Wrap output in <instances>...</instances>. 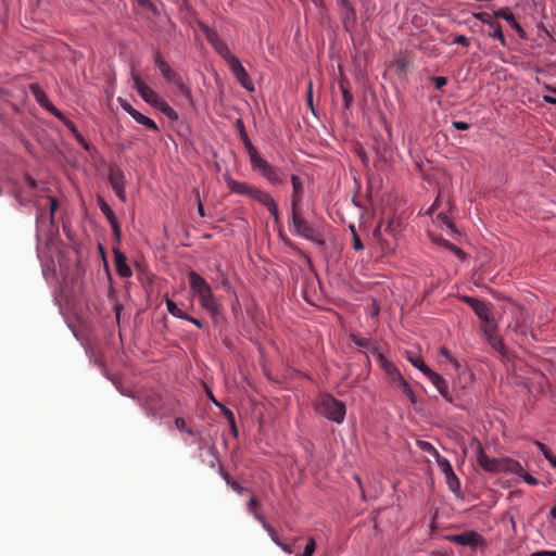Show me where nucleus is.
Wrapping results in <instances>:
<instances>
[{
  "label": "nucleus",
  "mask_w": 556,
  "mask_h": 556,
  "mask_svg": "<svg viewBox=\"0 0 556 556\" xmlns=\"http://www.w3.org/2000/svg\"><path fill=\"white\" fill-rule=\"evenodd\" d=\"M225 181L230 193L247 195L257 201L268 210L275 223L279 222V210L277 202L267 191L262 190L254 185L236 180L230 176L225 177Z\"/></svg>",
  "instance_id": "nucleus-1"
},
{
  "label": "nucleus",
  "mask_w": 556,
  "mask_h": 556,
  "mask_svg": "<svg viewBox=\"0 0 556 556\" xmlns=\"http://www.w3.org/2000/svg\"><path fill=\"white\" fill-rule=\"evenodd\" d=\"M476 445V462L484 470L490 473L501 472H520L522 465L510 457L491 458L489 457L480 441H475Z\"/></svg>",
  "instance_id": "nucleus-2"
},
{
  "label": "nucleus",
  "mask_w": 556,
  "mask_h": 556,
  "mask_svg": "<svg viewBox=\"0 0 556 556\" xmlns=\"http://www.w3.org/2000/svg\"><path fill=\"white\" fill-rule=\"evenodd\" d=\"M188 277L190 289L198 298L201 306L213 316L217 315L219 313V304L217 303L208 282L194 270H190L188 273Z\"/></svg>",
  "instance_id": "nucleus-3"
},
{
  "label": "nucleus",
  "mask_w": 556,
  "mask_h": 556,
  "mask_svg": "<svg viewBox=\"0 0 556 556\" xmlns=\"http://www.w3.org/2000/svg\"><path fill=\"white\" fill-rule=\"evenodd\" d=\"M291 225L295 236L304 238L314 244L325 245L323 232L303 216L300 207L291 208Z\"/></svg>",
  "instance_id": "nucleus-4"
},
{
  "label": "nucleus",
  "mask_w": 556,
  "mask_h": 556,
  "mask_svg": "<svg viewBox=\"0 0 556 556\" xmlns=\"http://www.w3.org/2000/svg\"><path fill=\"white\" fill-rule=\"evenodd\" d=\"M251 167L255 172H260L261 175L271 185V186H281L287 181V170L281 167H277L265 159H263L260 154L253 157L251 161Z\"/></svg>",
  "instance_id": "nucleus-5"
},
{
  "label": "nucleus",
  "mask_w": 556,
  "mask_h": 556,
  "mask_svg": "<svg viewBox=\"0 0 556 556\" xmlns=\"http://www.w3.org/2000/svg\"><path fill=\"white\" fill-rule=\"evenodd\" d=\"M139 406L143 409L147 417L155 419L163 417L164 402L161 392L154 389L143 390L136 397Z\"/></svg>",
  "instance_id": "nucleus-6"
},
{
  "label": "nucleus",
  "mask_w": 556,
  "mask_h": 556,
  "mask_svg": "<svg viewBox=\"0 0 556 556\" xmlns=\"http://www.w3.org/2000/svg\"><path fill=\"white\" fill-rule=\"evenodd\" d=\"M199 26L204 33L207 41L214 47L218 54L227 61L230 70H244L240 61L230 53L227 45L222 40V38L214 29L203 23H199Z\"/></svg>",
  "instance_id": "nucleus-7"
},
{
  "label": "nucleus",
  "mask_w": 556,
  "mask_h": 556,
  "mask_svg": "<svg viewBox=\"0 0 556 556\" xmlns=\"http://www.w3.org/2000/svg\"><path fill=\"white\" fill-rule=\"evenodd\" d=\"M318 410L326 419L336 424H342L345 418L346 406L342 401L327 394L323 397Z\"/></svg>",
  "instance_id": "nucleus-8"
},
{
  "label": "nucleus",
  "mask_w": 556,
  "mask_h": 556,
  "mask_svg": "<svg viewBox=\"0 0 556 556\" xmlns=\"http://www.w3.org/2000/svg\"><path fill=\"white\" fill-rule=\"evenodd\" d=\"M162 74L165 80L169 84L173 93L184 97L190 104L193 102L191 84L185 73L162 72Z\"/></svg>",
  "instance_id": "nucleus-9"
},
{
  "label": "nucleus",
  "mask_w": 556,
  "mask_h": 556,
  "mask_svg": "<svg viewBox=\"0 0 556 556\" xmlns=\"http://www.w3.org/2000/svg\"><path fill=\"white\" fill-rule=\"evenodd\" d=\"M445 539L448 542L460 546H469L472 551H476L480 546H485L484 536L475 530H468L458 534H450L446 535Z\"/></svg>",
  "instance_id": "nucleus-10"
},
{
  "label": "nucleus",
  "mask_w": 556,
  "mask_h": 556,
  "mask_svg": "<svg viewBox=\"0 0 556 556\" xmlns=\"http://www.w3.org/2000/svg\"><path fill=\"white\" fill-rule=\"evenodd\" d=\"M437 466L441 470V472L444 475L445 482H446L450 491L453 492L457 498H463L464 495L462 492L460 480L454 472L451 462L446 457L443 456L442 458L438 459Z\"/></svg>",
  "instance_id": "nucleus-11"
},
{
  "label": "nucleus",
  "mask_w": 556,
  "mask_h": 556,
  "mask_svg": "<svg viewBox=\"0 0 556 556\" xmlns=\"http://www.w3.org/2000/svg\"><path fill=\"white\" fill-rule=\"evenodd\" d=\"M131 87L138 92L144 102L153 105L160 98L156 92L140 77L139 73L131 72Z\"/></svg>",
  "instance_id": "nucleus-12"
},
{
  "label": "nucleus",
  "mask_w": 556,
  "mask_h": 556,
  "mask_svg": "<svg viewBox=\"0 0 556 556\" xmlns=\"http://www.w3.org/2000/svg\"><path fill=\"white\" fill-rule=\"evenodd\" d=\"M117 103L119 106L128 113L138 124L143 125L148 129L157 132L160 130L157 124L150 117L146 116L135 108L125 99L117 98Z\"/></svg>",
  "instance_id": "nucleus-13"
},
{
  "label": "nucleus",
  "mask_w": 556,
  "mask_h": 556,
  "mask_svg": "<svg viewBox=\"0 0 556 556\" xmlns=\"http://www.w3.org/2000/svg\"><path fill=\"white\" fill-rule=\"evenodd\" d=\"M29 90H30L31 94L34 96L36 102L42 109H45L46 111L51 113L56 118L63 117V113L51 103L47 93L45 92V90L41 88V86L39 84H37V83L30 84Z\"/></svg>",
  "instance_id": "nucleus-14"
},
{
  "label": "nucleus",
  "mask_w": 556,
  "mask_h": 556,
  "mask_svg": "<svg viewBox=\"0 0 556 556\" xmlns=\"http://www.w3.org/2000/svg\"><path fill=\"white\" fill-rule=\"evenodd\" d=\"M108 180L115 192L116 197L122 201L126 202V191H125V175L123 170L118 167H112L109 170Z\"/></svg>",
  "instance_id": "nucleus-15"
},
{
  "label": "nucleus",
  "mask_w": 556,
  "mask_h": 556,
  "mask_svg": "<svg viewBox=\"0 0 556 556\" xmlns=\"http://www.w3.org/2000/svg\"><path fill=\"white\" fill-rule=\"evenodd\" d=\"M481 330L483 331L485 336V340L497 352L504 354L505 353V346L503 343L502 338L497 334V326L494 320H491L489 323H485Z\"/></svg>",
  "instance_id": "nucleus-16"
},
{
  "label": "nucleus",
  "mask_w": 556,
  "mask_h": 556,
  "mask_svg": "<svg viewBox=\"0 0 556 556\" xmlns=\"http://www.w3.org/2000/svg\"><path fill=\"white\" fill-rule=\"evenodd\" d=\"M97 203H98L100 211L103 213V215L106 217L108 222L110 223L115 240L117 242H121L122 228H121V225L118 223V219H117L114 211L111 208V206L108 204V202L101 197L98 198Z\"/></svg>",
  "instance_id": "nucleus-17"
},
{
  "label": "nucleus",
  "mask_w": 556,
  "mask_h": 556,
  "mask_svg": "<svg viewBox=\"0 0 556 556\" xmlns=\"http://www.w3.org/2000/svg\"><path fill=\"white\" fill-rule=\"evenodd\" d=\"M463 301L471 307L481 320L484 323L491 321V309L484 301L468 295H464Z\"/></svg>",
  "instance_id": "nucleus-18"
},
{
  "label": "nucleus",
  "mask_w": 556,
  "mask_h": 556,
  "mask_svg": "<svg viewBox=\"0 0 556 556\" xmlns=\"http://www.w3.org/2000/svg\"><path fill=\"white\" fill-rule=\"evenodd\" d=\"M235 128L236 130L238 131V135L245 148V150L248 151V154H249V157H250V161L255 157L258 153V151L256 150V148L253 146L248 132H247V129H245V126H244V123H243V119L242 118H237L236 122H235Z\"/></svg>",
  "instance_id": "nucleus-19"
},
{
  "label": "nucleus",
  "mask_w": 556,
  "mask_h": 556,
  "mask_svg": "<svg viewBox=\"0 0 556 556\" xmlns=\"http://www.w3.org/2000/svg\"><path fill=\"white\" fill-rule=\"evenodd\" d=\"M113 255L117 275L122 278H130L132 276V270L127 264L125 253L117 248H113Z\"/></svg>",
  "instance_id": "nucleus-20"
},
{
  "label": "nucleus",
  "mask_w": 556,
  "mask_h": 556,
  "mask_svg": "<svg viewBox=\"0 0 556 556\" xmlns=\"http://www.w3.org/2000/svg\"><path fill=\"white\" fill-rule=\"evenodd\" d=\"M428 380L435 387V389L438 390V392L441 394V396L452 403L453 402V397L451 395V393L448 392V384H447V381L443 378V376H441L440 374H438L437 371H431L428 376H427Z\"/></svg>",
  "instance_id": "nucleus-21"
},
{
  "label": "nucleus",
  "mask_w": 556,
  "mask_h": 556,
  "mask_svg": "<svg viewBox=\"0 0 556 556\" xmlns=\"http://www.w3.org/2000/svg\"><path fill=\"white\" fill-rule=\"evenodd\" d=\"M290 180L292 184L291 208L300 207V203L305 192L304 182L302 178L295 174L290 176Z\"/></svg>",
  "instance_id": "nucleus-22"
},
{
  "label": "nucleus",
  "mask_w": 556,
  "mask_h": 556,
  "mask_svg": "<svg viewBox=\"0 0 556 556\" xmlns=\"http://www.w3.org/2000/svg\"><path fill=\"white\" fill-rule=\"evenodd\" d=\"M66 128L67 130L73 135L75 140L78 142V144L85 150L90 151L91 144L86 140V138L79 132L77 126L73 121L67 118L64 114L63 117L58 118Z\"/></svg>",
  "instance_id": "nucleus-23"
},
{
  "label": "nucleus",
  "mask_w": 556,
  "mask_h": 556,
  "mask_svg": "<svg viewBox=\"0 0 556 556\" xmlns=\"http://www.w3.org/2000/svg\"><path fill=\"white\" fill-rule=\"evenodd\" d=\"M350 340L358 348L369 350L374 355H378L380 353V349L378 346L377 341L371 338H363L357 333H350Z\"/></svg>",
  "instance_id": "nucleus-24"
},
{
  "label": "nucleus",
  "mask_w": 556,
  "mask_h": 556,
  "mask_svg": "<svg viewBox=\"0 0 556 556\" xmlns=\"http://www.w3.org/2000/svg\"><path fill=\"white\" fill-rule=\"evenodd\" d=\"M338 83L343 98V106L345 110H350L354 98L350 90V83L346 79L344 72H339Z\"/></svg>",
  "instance_id": "nucleus-25"
},
{
  "label": "nucleus",
  "mask_w": 556,
  "mask_h": 556,
  "mask_svg": "<svg viewBox=\"0 0 556 556\" xmlns=\"http://www.w3.org/2000/svg\"><path fill=\"white\" fill-rule=\"evenodd\" d=\"M377 358L380 363L381 368L394 382L402 377V374L400 372L395 364L389 361L382 352L378 353Z\"/></svg>",
  "instance_id": "nucleus-26"
},
{
  "label": "nucleus",
  "mask_w": 556,
  "mask_h": 556,
  "mask_svg": "<svg viewBox=\"0 0 556 556\" xmlns=\"http://www.w3.org/2000/svg\"><path fill=\"white\" fill-rule=\"evenodd\" d=\"M152 106L162 112L170 121L178 118V113L162 98H159Z\"/></svg>",
  "instance_id": "nucleus-27"
},
{
  "label": "nucleus",
  "mask_w": 556,
  "mask_h": 556,
  "mask_svg": "<svg viewBox=\"0 0 556 556\" xmlns=\"http://www.w3.org/2000/svg\"><path fill=\"white\" fill-rule=\"evenodd\" d=\"M495 17H501L505 20L513 28H515L519 34H521L523 30L520 27V25L516 22L513 13L509 11V9H501L498 11L494 12Z\"/></svg>",
  "instance_id": "nucleus-28"
},
{
  "label": "nucleus",
  "mask_w": 556,
  "mask_h": 556,
  "mask_svg": "<svg viewBox=\"0 0 556 556\" xmlns=\"http://www.w3.org/2000/svg\"><path fill=\"white\" fill-rule=\"evenodd\" d=\"M402 393L407 396L412 404H416L417 399L410 384L403 378V376L395 381Z\"/></svg>",
  "instance_id": "nucleus-29"
},
{
  "label": "nucleus",
  "mask_w": 556,
  "mask_h": 556,
  "mask_svg": "<svg viewBox=\"0 0 556 556\" xmlns=\"http://www.w3.org/2000/svg\"><path fill=\"white\" fill-rule=\"evenodd\" d=\"M236 75L237 81L245 88L248 91H254V83L251 79L249 72H233Z\"/></svg>",
  "instance_id": "nucleus-30"
},
{
  "label": "nucleus",
  "mask_w": 556,
  "mask_h": 556,
  "mask_svg": "<svg viewBox=\"0 0 556 556\" xmlns=\"http://www.w3.org/2000/svg\"><path fill=\"white\" fill-rule=\"evenodd\" d=\"M410 364L419 369L426 377L432 371L420 355L408 356Z\"/></svg>",
  "instance_id": "nucleus-31"
},
{
  "label": "nucleus",
  "mask_w": 556,
  "mask_h": 556,
  "mask_svg": "<svg viewBox=\"0 0 556 556\" xmlns=\"http://www.w3.org/2000/svg\"><path fill=\"white\" fill-rule=\"evenodd\" d=\"M167 312L176 318L185 319L187 318V313L178 307L175 301L166 298L165 300Z\"/></svg>",
  "instance_id": "nucleus-32"
},
{
  "label": "nucleus",
  "mask_w": 556,
  "mask_h": 556,
  "mask_svg": "<svg viewBox=\"0 0 556 556\" xmlns=\"http://www.w3.org/2000/svg\"><path fill=\"white\" fill-rule=\"evenodd\" d=\"M215 270L220 279L222 287L225 290L230 291L232 289V285L230 282L228 274L223 269V266L220 263L215 265Z\"/></svg>",
  "instance_id": "nucleus-33"
},
{
  "label": "nucleus",
  "mask_w": 556,
  "mask_h": 556,
  "mask_svg": "<svg viewBox=\"0 0 556 556\" xmlns=\"http://www.w3.org/2000/svg\"><path fill=\"white\" fill-rule=\"evenodd\" d=\"M256 520L261 522V525L266 530V532L268 533V535L270 536L275 544L280 541L276 530L270 523L266 521L263 515H256Z\"/></svg>",
  "instance_id": "nucleus-34"
},
{
  "label": "nucleus",
  "mask_w": 556,
  "mask_h": 556,
  "mask_svg": "<svg viewBox=\"0 0 556 556\" xmlns=\"http://www.w3.org/2000/svg\"><path fill=\"white\" fill-rule=\"evenodd\" d=\"M417 445L418 447L424 451V452H427L429 454H431L434 459H435V463L438 462V459L442 458L443 456L440 454V452L433 446L432 443L428 442V441H417Z\"/></svg>",
  "instance_id": "nucleus-35"
},
{
  "label": "nucleus",
  "mask_w": 556,
  "mask_h": 556,
  "mask_svg": "<svg viewBox=\"0 0 556 556\" xmlns=\"http://www.w3.org/2000/svg\"><path fill=\"white\" fill-rule=\"evenodd\" d=\"M488 34L493 39H496V40L501 41V43L503 46L505 45V37H504V34H503L502 27H501V25L497 22L491 24V26L489 27Z\"/></svg>",
  "instance_id": "nucleus-36"
},
{
  "label": "nucleus",
  "mask_w": 556,
  "mask_h": 556,
  "mask_svg": "<svg viewBox=\"0 0 556 556\" xmlns=\"http://www.w3.org/2000/svg\"><path fill=\"white\" fill-rule=\"evenodd\" d=\"M437 219L441 224L445 225L453 233L459 235V231L456 228V225L454 224V222L450 218V216L446 213L440 212L437 215Z\"/></svg>",
  "instance_id": "nucleus-37"
},
{
  "label": "nucleus",
  "mask_w": 556,
  "mask_h": 556,
  "mask_svg": "<svg viewBox=\"0 0 556 556\" xmlns=\"http://www.w3.org/2000/svg\"><path fill=\"white\" fill-rule=\"evenodd\" d=\"M533 444L540 450L543 457L551 465L552 462L556 458V456L551 452V450L542 442L535 440Z\"/></svg>",
  "instance_id": "nucleus-38"
},
{
  "label": "nucleus",
  "mask_w": 556,
  "mask_h": 556,
  "mask_svg": "<svg viewBox=\"0 0 556 556\" xmlns=\"http://www.w3.org/2000/svg\"><path fill=\"white\" fill-rule=\"evenodd\" d=\"M533 444L540 450L543 457L551 465L552 462L556 458V456L551 452V450L542 442L535 440Z\"/></svg>",
  "instance_id": "nucleus-39"
},
{
  "label": "nucleus",
  "mask_w": 556,
  "mask_h": 556,
  "mask_svg": "<svg viewBox=\"0 0 556 556\" xmlns=\"http://www.w3.org/2000/svg\"><path fill=\"white\" fill-rule=\"evenodd\" d=\"M134 2L142 10L152 12L153 14H157V8L151 0H134Z\"/></svg>",
  "instance_id": "nucleus-40"
},
{
  "label": "nucleus",
  "mask_w": 556,
  "mask_h": 556,
  "mask_svg": "<svg viewBox=\"0 0 556 556\" xmlns=\"http://www.w3.org/2000/svg\"><path fill=\"white\" fill-rule=\"evenodd\" d=\"M174 422H175V427L179 431L186 432L190 437L194 435V431L191 428L186 427V420L182 417H176Z\"/></svg>",
  "instance_id": "nucleus-41"
},
{
  "label": "nucleus",
  "mask_w": 556,
  "mask_h": 556,
  "mask_svg": "<svg viewBox=\"0 0 556 556\" xmlns=\"http://www.w3.org/2000/svg\"><path fill=\"white\" fill-rule=\"evenodd\" d=\"M350 230L352 232V239H353V242H352V247L354 250H364V244L361 240V237L358 236V233L356 232V229L353 225L350 226Z\"/></svg>",
  "instance_id": "nucleus-42"
},
{
  "label": "nucleus",
  "mask_w": 556,
  "mask_h": 556,
  "mask_svg": "<svg viewBox=\"0 0 556 556\" xmlns=\"http://www.w3.org/2000/svg\"><path fill=\"white\" fill-rule=\"evenodd\" d=\"M513 473L521 477L523 479V481L526 483H528L529 485H538L539 484V480L535 477H533L532 475L528 473L523 467H522V471L513 472Z\"/></svg>",
  "instance_id": "nucleus-43"
},
{
  "label": "nucleus",
  "mask_w": 556,
  "mask_h": 556,
  "mask_svg": "<svg viewBox=\"0 0 556 556\" xmlns=\"http://www.w3.org/2000/svg\"><path fill=\"white\" fill-rule=\"evenodd\" d=\"M316 549V542L314 538H308L307 543L304 547L302 556H313Z\"/></svg>",
  "instance_id": "nucleus-44"
},
{
  "label": "nucleus",
  "mask_w": 556,
  "mask_h": 556,
  "mask_svg": "<svg viewBox=\"0 0 556 556\" xmlns=\"http://www.w3.org/2000/svg\"><path fill=\"white\" fill-rule=\"evenodd\" d=\"M49 204H50V214H49V223L53 224L54 219V213L58 208V200L54 197H48Z\"/></svg>",
  "instance_id": "nucleus-45"
},
{
  "label": "nucleus",
  "mask_w": 556,
  "mask_h": 556,
  "mask_svg": "<svg viewBox=\"0 0 556 556\" xmlns=\"http://www.w3.org/2000/svg\"><path fill=\"white\" fill-rule=\"evenodd\" d=\"M226 484L238 494H242L244 491L248 490L247 488H243L240 483H238L236 480H233L232 477Z\"/></svg>",
  "instance_id": "nucleus-46"
},
{
  "label": "nucleus",
  "mask_w": 556,
  "mask_h": 556,
  "mask_svg": "<svg viewBox=\"0 0 556 556\" xmlns=\"http://www.w3.org/2000/svg\"><path fill=\"white\" fill-rule=\"evenodd\" d=\"M447 250H450L452 253H454L460 260H465L467 257V253L463 249L456 247L453 243H450L447 245Z\"/></svg>",
  "instance_id": "nucleus-47"
},
{
  "label": "nucleus",
  "mask_w": 556,
  "mask_h": 556,
  "mask_svg": "<svg viewBox=\"0 0 556 556\" xmlns=\"http://www.w3.org/2000/svg\"><path fill=\"white\" fill-rule=\"evenodd\" d=\"M216 407H218L220 409V412L223 413V415L226 417L227 421H232L235 418V414L231 409H229L226 405H224L223 403H220L219 405H217Z\"/></svg>",
  "instance_id": "nucleus-48"
},
{
  "label": "nucleus",
  "mask_w": 556,
  "mask_h": 556,
  "mask_svg": "<svg viewBox=\"0 0 556 556\" xmlns=\"http://www.w3.org/2000/svg\"><path fill=\"white\" fill-rule=\"evenodd\" d=\"M194 194H195L198 214H199L200 217H204L205 216V210H204V206H203V203H202V200H201V197H200V192H199L198 189L194 190Z\"/></svg>",
  "instance_id": "nucleus-49"
},
{
  "label": "nucleus",
  "mask_w": 556,
  "mask_h": 556,
  "mask_svg": "<svg viewBox=\"0 0 556 556\" xmlns=\"http://www.w3.org/2000/svg\"><path fill=\"white\" fill-rule=\"evenodd\" d=\"M260 505V502L255 496H252L250 501L248 502V510L253 514V516L256 518V515H260L256 510L257 506Z\"/></svg>",
  "instance_id": "nucleus-50"
},
{
  "label": "nucleus",
  "mask_w": 556,
  "mask_h": 556,
  "mask_svg": "<svg viewBox=\"0 0 556 556\" xmlns=\"http://www.w3.org/2000/svg\"><path fill=\"white\" fill-rule=\"evenodd\" d=\"M477 18L480 20L482 23H485L489 25V27L491 26L492 23H496L495 21H493V16L490 15L489 13L486 12H481V13H478L477 15Z\"/></svg>",
  "instance_id": "nucleus-51"
},
{
  "label": "nucleus",
  "mask_w": 556,
  "mask_h": 556,
  "mask_svg": "<svg viewBox=\"0 0 556 556\" xmlns=\"http://www.w3.org/2000/svg\"><path fill=\"white\" fill-rule=\"evenodd\" d=\"M306 100H307V104L311 106L312 111L314 112V106H313V81H312V79L308 80Z\"/></svg>",
  "instance_id": "nucleus-52"
},
{
  "label": "nucleus",
  "mask_w": 556,
  "mask_h": 556,
  "mask_svg": "<svg viewBox=\"0 0 556 556\" xmlns=\"http://www.w3.org/2000/svg\"><path fill=\"white\" fill-rule=\"evenodd\" d=\"M431 80L434 83L435 88L439 90H441L442 87L445 86L447 83L446 78L443 76L431 77Z\"/></svg>",
  "instance_id": "nucleus-53"
},
{
  "label": "nucleus",
  "mask_w": 556,
  "mask_h": 556,
  "mask_svg": "<svg viewBox=\"0 0 556 556\" xmlns=\"http://www.w3.org/2000/svg\"><path fill=\"white\" fill-rule=\"evenodd\" d=\"M452 126L457 130H467L470 128V124H468L467 122H463V121H454L452 123Z\"/></svg>",
  "instance_id": "nucleus-54"
},
{
  "label": "nucleus",
  "mask_w": 556,
  "mask_h": 556,
  "mask_svg": "<svg viewBox=\"0 0 556 556\" xmlns=\"http://www.w3.org/2000/svg\"><path fill=\"white\" fill-rule=\"evenodd\" d=\"M43 218H45V211L41 206H38L37 213H36V224H37L38 228H39L40 224L42 223Z\"/></svg>",
  "instance_id": "nucleus-55"
},
{
  "label": "nucleus",
  "mask_w": 556,
  "mask_h": 556,
  "mask_svg": "<svg viewBox=\"0 0 556 556\" xmlns=\"http://www.w3.org/2000/svg\"><path fill=\"white\" fill-rule=\"evenodd\" d=\"M440 354H441L443 357H445V359H446L448 363L454 358V356L452 355L451 351H450L447 348H445V346H441V348H440Z\"/></svg>",
  "instance_id": "nucleus-56"
},
{
  "label": "nucleus",
  "mask_w": 556,
  "mask_h": 556,
  "mask_svg": "<svg viewBox=\"0 0 556 556\" xmlns=\"http://www.w3.org/2000/svg\"><path fill=\"white\" fill-rule=\"evenodd\" d=\"M205 393H206L207 399H208V400H210V401H211L215 406H217V405H219V404H220V402H218V401L216 400V397L214 396L213 391H212V389H211L210 387H205Z\"/></svg>",
  "instance_id": "nucleus-57"
},
{
  "label": "nucleus",
  "mask_w": 556,
  "mask_h": 556,
  "mask_svg": "<svg viewBox=\"0 0 556 556\" xmlns=\"http://www.w3.org/2000/svg\"><path fill=\"white\" fill-rule=\"evenodd\" d=\"M184 320H187V321H189V323L193 324V325H194L195 327H198L199 329H202V328H203V326H204V325H203V323H202L200 319H198V318H195V317H192V316H190V315H188V314H187V318H185Z\"/></svg>",
  "instance_id": "nucleus-58"
},
{
  "label": "nucleus",
  "mask_w": 556,
  "mask_h": 556,
  "mask_svg": "<svg viewBox=\"0 0 556 556\" xmlns=\"http://www.w3.org/2000/svg\"><path fill=\"white\" fill-rule=\"evenodd\" d=\"M386 231L391 233V235H395V231H396V225H395V222L393 219H390L388 220L387 225H386Z\"/></svg>",
  "instance_id": "nucleus-59"
},
{
  "label": "nucleus",
  "mask_w": 556,
  "mask_h": 556,
  "mask_svg": "<svg viewBox=\"0 0 556 556\" xmlns=\"http://www.w3.org/2000/svg\"><path fill=\"white\" fill-rule=\"evenodd\" d=\"M439 207V197L435 198L433 203L429 206V208L426 211V215H432L435 210Z\"/></svg>",
  "instance_id": "nucleus-60"
},
{
  "label": "nucleus",
  "mask_w": 556,
  "mask_h": 556,
  "mask_svg": "<svg viewBox=\"0 0 556 556\" xmlns=\"http://www.w3.org/2000/svg\"><path fill=\"white\" fill-rule=\"evenodd\" d=\"M379 313H380V306H379L377 301H374L371 311L369 313V316L370 317H376V316L379 315Z\"/></svg>",
  "instance_id": "nucleus-61"
},
{
  "label": "nucleus",
  "mask_w": 556,
  "mask_h": 556,
  "mask_svg": "<svg viewBox=\"0 0 556 556\" xmlns=\"http://www.w3.org/2000/svg\"><path fill=\"white\" fill-rule=\"evenodd\" d=\"M122 309H123V306H122V304H119V303H116V304L113 306V312L115 313V317H116L117 323H119V321H121V314H122Z\"/></svg>",
  "instance_id": "nucleus-62"
},
{
  "label": "nucleus",
  "mask_w": 556,
  "mask_h": 556,
  "mask_svg": "<svg viewBox=\"0 0 556 556\" xmlns=\"http://www.w3.org/2000/svg\"><path fill=\"white\" fill-rule=\"evenodd\" d=\"M218 473L224 479V481L227 483L231 476L223 468V466L218 467Z\"/></svg>",
  "instance_id": "nucleus-63"
},
{
  "label": "nucleus",
  "mask_w": 556,
  "mask_h": 556,
  "mask_svg": "<svg viewBox=\"0 0 556 556\" xmlns=\"http://www.w3.org/2000/svg\"><path fill=\"white\" fill-rule=\"evenodd\" d=\"M543 101L548 103V104H553V105H556V97H552L549 94H544L542 97Z\"/></svg>",
  "instance_id": "nucleus-64"
}]
</instances>
